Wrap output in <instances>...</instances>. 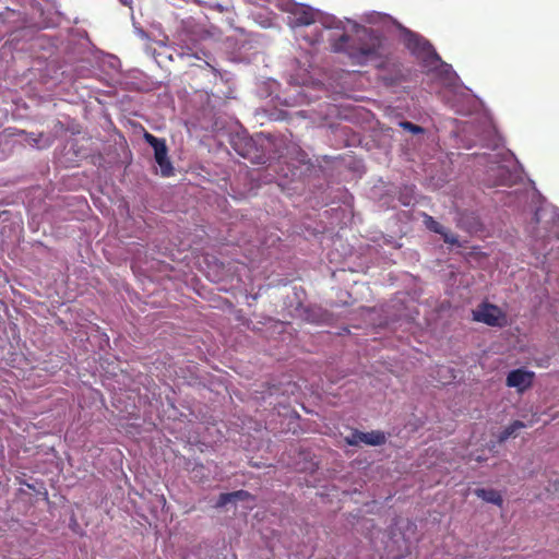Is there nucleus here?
Instances as JSON below:
<instances>
[{"label":"nucleus","instance_id":"nucleus-1","mask_svg":"<svg viewBox=\"0 0 559 559\" xmlns=\"http://www.w3.org/2000/svg\"><path fill=\"white\" fill-rule=\"evenodd\" d=\"M331 48L334 52H345L355 64H365L381 57L383 37L371 28H362L358 35V43L352 44L347 34L333 39Z\"/></svg>","mask_w":559,"mask_h":559},{"label":"nucleus","instance_id":"nucleus-2","mask_svg":"<svg viewBox=\"0 0 559 559\" xmlns=\"http://www.w3.org/2000/svg\"><path fill=\"white\" fill-rule=\"evenodd\" d=\"M405 44L407 49L420 59L426 67L435 68L441 62V58L433 46L420 35L408 31L405 34Z\"/></svg>","mask_w":559,"mask_h":559},{"label":"nucleus","instance_id":"nucleus-3","mask_svg":"<svg viewBox=\"0 0 559 559\" xmlns=\"http://www.w3.org/2000/svg\"><path fill=\"white\" fill-rule=\"evenodd\" d=\"M473 319L489 326L502 328L507 324L506 313L496 305L483 302L473 311Z\"/></svg>","mask_w":559,"mask_h":559},{"label":"nucleus","instance_id":"nucleus-4","mask_svg":"<svg viewBox=\"0 0 559 559\" xmlns=\"http://www.w3.org/2000/svg\"><path fill=\"white\" fill-rule=\"evenodd\" d=\"M145 140L154 148V157L158 166L160 167V174L164 177L173 175V166L167 156L168 150L165 140L158 139L151 133H145Z\"/></svg>","mask_w":559,"mask_h":559},{"label":"nucleus","instance_id":"nucleus-5","mask_svg":"<svg viewBox=\"0 0 559 559\" xmlns=\"http://www.w3.org/2000/svg\"><path fill=\"white\" fill-rule=\"evenodd\" d=\"M344 441L347 445L357 447L360 443L367 445H382L386 442V436L383 431L372 430L369 432H362L358 429H354L349 436L344 438Z\"/></svg>","mask_w":559,"mask_h":559},{"label":"nucleus","instance_id":"nucleus-6","mask_svg":"<svg viewBox=\"0 0 559 559\" xmlns=\"http://www.w3.org/2000/svg\"><path fill=\"white\" fill-rule=\"evenodd\" d=\"M534 378L533 371L519 368L508 373L506 384L509 388H515L519 393H523L533 385Z\"/></svg>","mask_w":559,"mask_h":559},{"label":"nucleus","instance_id":"nucleus-7","mask_svg":"<svg viewBox=\"0 0 559 559\" xmlns=\"http://www.w3.org/2000/svg\"><path fill=\"white\" fill-rule=\"evenodd\" d=\"M316 22L314 11L304 4H294L290 10L289 25L293 27L297 26H309Z\"/></svg>","mask_w":559,"mask_h":559},{"label":"nucleus","instance_id":"nucleus-8","mask_svg":"<svg viewBox=\"0 0 559 559\" xmlns=\"http://www.w3.org/2000/svg\"><path fill=\"white\" fill-rule=\"evenodd\" d=\"M384 508L383 503H379L378 501L373 500L371 502H368L364 506V510L360 512L362 514H371V513H379L381 509ZM357 525H359L358 531L365 532L367 531V536L372 537V530L376 527L373 520L367 519L365 515L358 516Z\"/></svg>","mask_w":559,"mask_h":559},{"label":"nucleus","instance_id":"nucleus-9","mask_svg":"<svg viewBox=\"0 0 559 559\" xmlns=\"http://www.w3.org/2000/svg\"><path fill=\"white\" fill-rule=\"evenodd\" d=\"M526 425L521 420H514L508 427H506L499 435L498 441L504 442L511 437H515L518 431L522 428H525Z\"/></svg>","mask_w":559,"mask_h":559},{"label":"nucleus","instance_id":"nucleus-10","mask_svg":"<svg viewBox=\"0 0 559 559\" xmlns=\"http://www.w3.org/2000/svg\"><path fill=\"white\" fill-rule=\"evenodd\" d=\"M245 493H247V491L237 490V491L223 492L219 496V499H218L216 506L223 507V506L227 504L228 502L243 499Z\"/></svg>","mask_w":559,"mask_h":559},{"label":"nucleus","instance_id":"nucleus-11","mask_svg":"<svg viewBox=\"0 0 559 559\" xmlns=\"http://www.w3.org/2000/svg\"><path fill=\"white\" fill-rule=\"evenodd\" d=\"M479 498L484 501L497 504L499 507L502 506L503 499L500 495V491H475Z\"/></svg>","mask_w":559,"mask_h":559},{"label":"nucleus","instance_id":"nucleus-12","mask_svg":"<svg viewBox=\"0 0 559 559\" xmlns=\"http://www.w3.org/2000/svg\"><path fill=\"white\" fill-rule=\"evenodd\" d=\"M424 216V224L426 226L427 229H429L430 231H433L436 234H443V229L444 227L438 223L432 216L424 213L423 214Z\"/></svg>","mask_w":559,"mask_h":559},{"label":"nucleus","instance_id":"nucleus-13","mask_svg":"<svg viewBox=\"0 0 559 559\" xmlns=\"http://www.w3.org/2000/svg\"><path fill=\"white\" fill-rule=\"evenodd\" d=\"M178 55H180V56H188V57H194L197 59L200 58L198 56V51H197L195 45L180 46V50L178 51Z\"/></svg>","mask_w":559,"mask_h":559},{"label":"nucleus","instance_id":"nucleus-14","mask_svg":"<svg viewBox=\"0 0 559 559\" xmlns=\"http://www.w3.org/2000/svg\"><path fill=\"white\" fill-rule=\"evenodd\" d=\"M400 126L406 130V131H409L412 132L413 134H419V133H423L424 132V129L420 127V126H417V124H414L413 122H409V121H402L400 123Z\"/></svg>","mask_w":559,"mask_h":559},{"label":"nucleus","instance_id":"nucleus-15","mask_svg":"<svg viewBox=\"0 0 559 559\" xmlns=\"http://www.w3.org/2000/svg\"><path fill=\"white\" fill-rule=\"evenodd\" d=\"M445 243L456 245L459 242L457 237L451 233H449L445 228L443 229V234H440Z\"/></svg>","mask_w":559,"mask_h":559},{"label":"nucleus","instance_id":"nucleus-16","mask_svg":"<svg viewBox=\"0 0 559 559\" xmlns=\"http://www.w3.org/2000/svg\"><path fill=\"white\" fill-rule=\"evenodd\" d=\"M401 201H402V203H403L404 205H409L412 200H411V198H408L407 195L402 194V195H401Z\"/></svg>","mask_w":559,"mask_h":559},{"label":"nucleus","instance_id":"nucleus-17","mask_svg":"<svg viewBox=\"0 0 559 559\" xmlns=\"http://www.w3.org/2000/svg\"><path fill=\"white\" fill-rule=\"evenodd\" d=\"M121 2V4L126 5V7H131V3H132V0H119Z\"/></svg>","mask_w":559,"mask_h":559},{"label":"nucleus","instance_id":"nucleus-18","mask_svg":"<svg viewBox=\"0 0 559 559\" xmlns=\"http://www.w3.org/2000/svg\"><path fill=\"white\" fill-rule=\"evenodd\" d=\"M38 492L41 493L45 499H48V491L47 490L38 491Z\"/></svg>","mask_w":559,"mask_h":559},{"label":"nucleus","instance_id":"nucleus-19","mask_svg":"<svg viewBox=\"0 0 559 559\" xmlns=\"http://www.w3.org/2000/svg\"><path fill=\"white\" fill-rule=\"evenodd\" d=\"M242 157H248V152L239 151L238 152Z\"/></svg>","mask_w":559,"mask_h":559},{"label":"nucleus","instance_id":"nucleus-20","mask_svg":"<svg viewBox=\"0 0 559 559\" xmlns=\"http://www.w3.org/2000/svg\"><path fill=\"white\" fill-rule=\"evenodd\" d=\"M394 559H402L404 558V554H399L393 557Z\"/></svg>","mask_w":559,"mask_h":559},{"label":"nucleus","instance_id":"nucleus-21","mask_svg":"<svg viewBox=\"0 0 559 559\" xmlns=\"http://www.w3.org/2000/svg\"><path fill=\"white\" fill-rule=\"evenodd\" d=\"M217 9H218L221 12H223V10H224V9H223V7H222L221 4H218V5H217Z\"/></svg>","mask_w":559,"mask_h":559},{"label":"nucleus","instance_id":"nucleus-22","mask_svg":"<svg viewBox=\"0 0 559 559\" xmlns=\"http://www.w3.org/2000/svg\"><path fill=\"white\" fill-rule=\"evenodd\" d=\"M353 493H361V491L354 490Z\"/></svg>","mask_w":559,"mask_h":559}]
</instances>
